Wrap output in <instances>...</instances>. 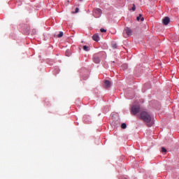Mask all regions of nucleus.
<instances>
[{
	"label": "nucleus",
	"instance_id": "nucleus-1",
	"mask_svg": "<svg viewBox=\"0 0 179 179\" xmlns=\"http://www.w3.org/2000/svg\"><path fill=\"white\" fill-rule=\"evenodd\" d=\"M140 118L144 122H146L148 127H152V124H153V122H152V115L149 114V113L146 111H143L141 113Z\"/></svg>",
	"mask_w": 179,
	"mask_h": 179
},
{
	"label": "nucleus",
	"instance_id": "nucleus-2",
	"mask_svg": "<svg viewBox=\"0 0 179 179\" xmlns=\"http://www.w3.org/2000/svg\"><path fill=\"white\" fill-rule=\"evenodd\" d=\"M94 17L99 18L103 15V10L99 8H94L92 10Z\"/></svg>",
	"mask_w": 179,
	"mask_h": 179
},
{
	"label": "nucleus",
	"instance_id": "nucleus-3",
	"mask_svg": "<svg viewBox=\"0 0 179 179\" xmlns=\"http://www.w3.org/2000/svg\"><path fill=\"white\" fill-rule=\"evenodd\" d=\"M130 36H132V30L131 28H125L123 31V36L124 38H128V37H130Z\"/></svg>",
	"mask_w": 179,
	"mask_h": 179
},
{
	"label": "nucleus",
	"instance_id": "nucleus-4",
	"mask_svg": "<svg viewBox=\"0 0 179 179\" xmlns=\"http://www.w3.org/2000/svg\"><path fill=\"white\" fill-rule=\"evenodd\" d=\"M141 111V106L139 105H134L131 108V114L136 115Z\"/></svg>",
	"mask_w": 179,
	"mask_h": 179
},
{
	"label": "nucleus",
	"instance_id": "nucleus-5",
	"mask_svg": "<svg viewBox=\"0 0 179 179\" xmlns=\"http://www.w3.org/2000/svg\"><path fill=\"white\" fill-rule=\"evenodd\" d=\"M162 23L165 25L167 26V24H169L170 23V18L169 17H165L163 20H162Z\"/></svg>",
	"mask_w": 179,
	"mask_h": 179
},
{
	"label": "nucleus",
	"instance_id": "nucleus-6",
	"mask_svg": "<svg viewBox=\"0 0 179 179\" xmlns=\"http://www.w3.org/2000/svg\"><path fill=\"white\" fill-rule=\"evenodd\" d=\"M104 85H105V87L108 89V87H111V82L110 80H106L104 81Z\"/></svg>",
	"mask_w": 179,
	"mask_h": 179
},
{
	"label": "nucleus",
	"instance_id": "nucleus-7",
	"mask_svg": "<svg viewBox=\"0 0 179 179\" xmlns=\"http://www.w3.org/2000/svg\"><path fill=\"white\" fill-rule=\"evenodd\" d=\"M93 61L95 64H100L101 62L100 58L99 57H94L93 58Z\"/></svg>",
	"mask_w": 179,
	"mask_h": 179
},
{
	"label": "nucleus",
	"instance_id": "nucleus-8",
	"mask_svg": "<svg viewBox=\"0 0 179 179\" xmlns=\"http://www.w3.org/2000/svg\"><path fill=\"white\" fill-rule=\"evenodd\" d=\"M136 20H138V22H139V20H141V22H143V20H145V18L142 17L141 14H140L138 17H136Z\"/></svg>",
	"mask_w": 179,
	"mask_h": 179
},
{
	"label": "nucleus",
	"instance_id": "nucleus-9",
	"mask_svg": "<svg viewBox=\"0 0 179 179\" xmlns=\"http://www.w3.org/2000/svg\"><path fill=\"white\" fill-rule=\"evenodd\" d=\"M99 35L97 34H94L92 36V40H94V41H99Z\"/></svg>",
	"mask_w": 179,
	"mask_h": 179
},
{
	"label": "nucleus",
	"instance_id": "nucleus-10",
	"mask_svg": "<svg viewBox=\"0 0 179 179\" xmlns=\"http://www.w3.org/2000/svg\"><path fill=\"white\" fill-rule=\"evenodd\" d=\"M62 36H64V32L60 31L59 34L57 35V37L59 38H61V37H62Z\"/></svg>",
	"mask_w": 179,
	"mask_h": 179
},
{
	"label": "nucleus",
	"instance_id": "nucleus-11",
	"mask_svg": "<svg viewBox=\"0 0 179 179\" xmlns=\"http://www.w3.org/2000/svg\"><path fill=\"white\" fill-rule=\"evenodd\" d=\"M121 128H122V129H125L127 128V124L122 123L121 125Z\"/></svg>",
	"mask_w": 179,
	"mask_h": 179
},
{
	"label": "nucleus",
	"instance_id": "nucleus-12",
	"mask_svg": "<svg viewBox=\"0 0 179 179\" xmlns=\"http://www.w3.org/2000/svg\"><path fill=\"white\" fill-rule=\"evenodd\" d=\"M66 57H70L71 56V51L70 50H66Z\"/></svg>",
	"mask_w": 179,
	"mask_h": 179
},
{
	"label": "nucleus",
	"instance_id": "nucleus-13",
	"mask_svg": "<svg viewBox=\"0 0 179 179\" xmlns=\"http://www.w3.org/2000/svg\"><path fill=\"white\" fill-rule=\"evenodd\" d=\"M83 50H84V51H89V47H87V45H84Z\"/></svg>",
	"mask_w": 179,
	"mask_h": 179
},
{
	"label": "nucleus",
	"instance_id": "nucleus-14",
	"mask_svg": "<svg viewBox=\"0 0 179 179\" xmlns=\"http://www.w3.org/2000/svg\"><path fill=\"white\" fill-rule=\"evenodd\" d=\"M166 152H167V150H166V148H164V147L162 148V153H166Z\"/></svg>",
	"mask_w": 179,
	"mask_h": 179
},
{
	"label": "nucleus",
	"instance_id": "nucleus-15",
	"mask_svg": "<svg viewBox=\"0 0 179 179\" xmlns=\"http://www.w3.org/2000/svg\"><path fill=\"white\" fill-rule=\"evenodd\" d=\"M131 10H133V12H135V10H136V7L135 6V4H133V7L131 8Z\"/></svg>",
	"mask_w": 179,
	"mask_h": 179
},
{
	"label": "nucleus",
	"instance_id": "nucleus-16",
	"mask_svg": "<svg viewBox=\"0 0 179 179\" xmlns=\"http://www.w3.org/2000/svg\"><path fill=\"white\" fill-rule=\"evenodd\" d=\"M79 13V8H76V12H72V13Z\"/></svg>",
	"mask_w": 179,
	"mask_h": 179
},
{
	"label": "nucleus",
	"instance_id": "nucleus-17",
	"mask_svg": "<svg viewBox=\"0 0 179 179\" xmlns=\"http://www.w3.org/2000/svg\"><path fill=\"white\" fill-rule=\"evenodd\" d=\"M100 31H101V33H106V31H107V30H106V29L101 28V29H100Z\"/></svg>",
	"mask_w": 179,
	"mask_h": 179
},
{
	"label": "nucleus",
	"instance_id": "nucleus-18",
	"mask_svg": "<svg viewBox=\"0 0 179 179\" xmlns=\"http://www.w3.org/2000/svg\"><path fill=\"white\" fill-rule=\"evenodd\" d=\"M112 47H113V48H117V44L113 43V44L112 45Z\"/></svg>",
	"mask_w": 179,
	"mask_h": 179
},
{
	"label": "nucleus",
	"instance_id": "nucleus-19",
	"mask_svg": "<svg viewBox=\"0 0 179 179\" xmlns=\"http://www.w3.org/2000/svg\"><path fill=\"white\" fill-rule=\"evenodd\" d=\"M29 30H30V27H27V29L25 30L26 33H29Z\"/></svg>",
	"mask_w": 179,
	"mask_h": 179
},
{
	"label": "nucleus",
	"instance_id": "nucleus-20",
	"mask_svg": "<svg viewBox=\"0 0 179 179\" xmlns=\"http://www.w3.org/2000/svg\"><path fill=\"white\" fill-rule=\"evenodd\" d=\"M80 1H82V0H80Z\"/></svg>",
	"mask_w": 179,
	"mask_h": 179
}]
</instances>
